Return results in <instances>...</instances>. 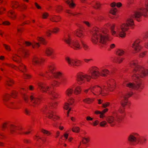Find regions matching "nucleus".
<instances>
[{"mask_svg":"<svg viewBox=\"0 0 148 148\" xmlns=\"http://www.w3.org/2000/svg\"><path fill=\"white\" fill-rule=\"evenodd\" d=\"M99 123V121L98 120H96L95 122H93V125L94 126H96L98 125Z\"/></svg>","mask_w":148,"mask_h":148,"instance_id":"6e6d98bb","label":"nucleus"},{"mask_svg":"<svg viewBox=\"0 0 148 148\" xmlns=\"http://www.w3.org/2000/svg\"><path fill=\"white\" fill-rule=\"evenodd\" d=\"M8 16L13 19H14L16 17L14 12L12 10L10 11L8 13Z\"/></svg>","mask_w":148,"mask_h":148,"instance_id":"393cba45","label":"nucleus"},{"mask_svg":"<svg viewBox=\"0 0 148 148\" xmlns=\"http://www.w3.org/2000/svg\"><path fill=\"white\" fill-rule=\"evenodd\" d=\"M148 11V2L145 3V6L139 8L135 11L134 14L129 18L126 21V23L123 24L122 25L115 26L114 24H110L108 23L106 25V27L110 28L111 33L114 36L123 38L125 36V31L128 29L129 26H132L134 25V21L132 18H135L138 21L142 16H146V13Z\"/></svg>","mask_w":148,"mask_h":148,"instance_id":"f257e3e1","label":"nucleus"},{"mask_svg":"<svg viewBox=\"0 0 148 148\" xmlns=\"http://www.w3.org/2000/svg\"><path fill=\"white\" fill-rule=\"evenodd\" d=\"M52 31L49 30H48L46 32L48 36H50L51 34Z\"/></svg>","mask_w":148,"mask_h":148,"instance_id":"3c124183","label":"nucleus"},{"mask_svg":"<svg viewBox=\"0 0 148 148\" xmlns=\"http://www.w3.org/2000/svg\"><path fill=\"white\" fill-rule=\"evenodd\" d=\"M68 134H67L65 133L64 134V136L65 138L66 139L68 138Z\"/></svg>","mask_w":148,"mask_h":148,"instance_id":"e2e57ef3","label":"nucleus"},{"mask_svg":"<svg viewBox=\"0 0 148 148\" xmlns=\"http://www.w3.org/2000/svg\"><path fill=\"white\" fill-rule=\"evenodd\" d=\"M59 29L58 27H55L53 29V32L54 33H56L59 31Z\"/></svg>","mask_w":148,"mask_h":148,"instance_id":"c03bdc74","label":"nucleus"},{"mask_svg":"<svg viewBox=\"0 0 148 148\" xmlns=\"http://www.w3.org/2000/svg\"><path fill=\"white\" fill-rule=\"evenodd\" d=\"M46 74L50 75L52 74L55 78L59 79V82L54 80L51 83L52 87L59 86L60 84L65 85L67 82V79L62 73L59 72H56L54 66H50L49 67L48 71L46 72Z\"/></svg>","mask_w":148,"mask_h":148,"instance_id":"39448f33","label":"nucleus"},{"mask_svg":"<svg viewBox=\"0 0 148 148\" xmlns=\"http://www.w3.org/2000/svg\"><path fill=\"white\" fill-rule=\"evenodd\" d=\"M81 91V88L79 86H77L73 90V92L75 95H77L80 93Z\"/></svg>","mask_w":148,"mask_h":148,"instance_id":"cd10ccee","label":"nucleus"},{"mask_svg":"<svg viewBox=\"0 0 148 148\" xmlns=\"http://www.w3.org/2000/svg\"><path fill=\"white\" fill-rule=\"evenodd\" d=\"M108 110V109L106 108L105 109H104L102 111V112H102V115L103 116V114L106 112H107Z\"/></svg>","mask_w":148,"mask_h":148,"instance_id":"5fc2aeb1","label":"nucleus"},{"mask_svg":"<svg viewBox=\"0 0 148 148\" xmlns=\"http://www.w3.org/2000/svg\"><path fill=\"white\" fill-rule=\"evenodd\" d=\"M62 10V7L60 5L57 6L56 8V10L57 12H59Z\"/></svg>","mask_w":148,"mask_h":148,"instance_id":"4c0bfd02","label":"nucleus"},{"mask_svg":"<svg viewBox=\"0 0 148 148\" xmlns=\"http://www.w3.org/2000/svg\"><path fill=\"white\" fill-rule=\"evenodd\" d=\"M124 59V58H117L116 61L118 63H121Z\"/></svg>","mask_w":148,"mask_h":148,"instance_id":"49530a36","label":"nucleus"},{"mask_svg":"<svg viewBox=\"0 0 148 148\" xmlns=\"http://www.w3.org/2000/svg\"><path fill=\"white\" fill-rule=\"evenodd\" d=\"M22 43L23 44H24L25 43L27 46H29L30 45H32V47L33 48H34L35 47H38L39 46V44L36 42H34L33 44H32L31 42L27 41H23Z\"/></svg>","mask_w":148,"mask_h":148,"instance_id":"412c9836","label":"nucleus"},{"mask_svg":"<svg viewBox=\"0 0 148 148\" xmlns=\"http://www.w3.org/2000/svg\"><path fill=\"white\" fill-rule=\"evenodd\" d=\"M22 96L25 101L27 103L28 102V99L29 98L31 102L32 103V105L34 107H35L36 105H38L40 101V98L35 97L33 95H31L30 97H29L27 95L23 93L22 94Z\"/></svg>","mask_w":148,"mask_h":148,"instance_id":"9b49d317","label":"nucleus"},{"mask_svg":"<svg viewBox=\"0 0 148 148\" xmlns=\"http://www.w3.org/2000/svg\"><path fill=\"white\" fill-rule=\"evenodd\" d=\"M124 53V51L121 49H119L116 51L117 55L120 56H122Z\"/></svg>","mask_w":148,"mask_h":148,"instance_id":"c756f323","label":"nucleus"},{"mask_svg":"<svg viewBox=\"0 0 148 148\" xmlns=\"http://www.w3.org/2000/svg\"><path fill=\"white\" fill-rule=\"evenodd\" d=\"M35 5L36 7L38 9H40L41 8V7L37 3H35Z\"/></svg>","mask_w":148,"mask_h":148,"instance_id":"4d7b16f0","label":"nucleus"},{"mask_svg":"<svg viewBox=\"0 0 148 148\" xmlns=\"http://www.w3.org/2000/svg\"><path fill=\"white\" fill-rule=\"evenodd\" d=\"M93 100V99L89 98H86L83 100L86 103L89 104L91 103Z\"/></svg>","mask_w":148,"mask_h":148,"instance_id":"2f4dec72","label":"nucleus"},{"mask_svg":"<svg viewBox=\"0 0 148 148\" xmlns=\"http://www.w3.org/2000/svg\"><path fill=\"white\" fill-rule=\"evenodd\" d=\"M72 130L74 132H79V128L78 127H75L72 129Z\"/></svg>","mask_w":148,"mask_h":148,"instance_id":"f704fd0d","label":"nucleus"},{"mask_svg":"<svg viewBox=\"0 0 148 148\" xmlns=\"http://www.w3.org/2000/svg\"><path fill=\"white\" fill-rule=\"evenodd\" d=\"M41 132L45 134H47L48 135L50 134V133L48 131L44 129H42L41 130Z\"/></svg>","mask_w":148,"mask_h":148,"instance_id":"09e8293b","label":"nucleus"},{"mask_svg":"<svg viewBox=\"0 0 148 148\" xmlns=\"http://www.w3.org/2000/svg\"><path fill=\"white\" fill-rule=\"evenodd\" d=\"M139 139L137 142V144L139 143L140 144L143 145L145 144L147 140V138L144 137H141L139 136Z\"/></svg>","mask_w":148,"mask_h":148,"instance_id":"aec40b11","label":"nucleus"},{"mask_svg":"<svg viewBox=\"0 0 148 148\" xmlns=\"http://www.w3.org/2000/svg\"><path fill=\"white\" fill-rule=\"evenodd\" d=\"M12 7L15 8H18L21 11L22 9H25L26 6L24 4L20 5L18 2L14 1L12 3Z\"/></svg>","mask_w":148,"mask_h":148,"instance_id":"a211bd4d","label":"nucleus"},{"mask_svg":"<svg viewBox=\"0 0 148 148\" xmlns=\"http://www.w3.org/2000/svg\"><path fill=\"white\" fill-rule=\"evenodd\" d=\"M139 134L137 133H133L130 134L128 137V140L132 144L134 145L137 142L139 138Z\"/></svg>","mask_w":148,"mask_h":148,"instance_id":"2eb2a0df","label":"nucleus"},{"mask_svg":"<svg viewBox=\"0 0 148 148\" xmlns=\"http://www.w3.org/2000/svg\"><path fill=\"white\" fill-rule=\"evenodd\" d=\"M25 113L27 115H29L30 114V111L27 108H25L24 110Z\"/></svg>","mask_w":148,"mask_h":148,"instance_id":"ea45409f","label":"nucleus"},{"mask_svg":"<svg viewBox=\"0 0 148 148\" xmlns=\"http://www.w3.org/2000/svg\"><path fill=\"white\" fill-rule=\"evenodd\" d=\"M132 94L130 92L127 94H122L119 96V99L120 100V103L123 108L121 107L118 111L115 110L112 112L113 115L108 116L106 120L112 126L119 123L121 121L122 119L121 115L118 112L122 114L124 112V108L127 104L128 101L127 98L131 96Z\"/></svg>","mask_w":148,"mask_h":148,"instance_id":"f03ea898","label":"nucleus"},{"mask_svg":"<svg viewBox=\"0 0 148 148\" xmlns=\"http://www.w3.org/2000/svg\"><path fill=\"white\" fill-rule=\"evenodd\" d=\"M73 92V90L71 88H68L66 91V95L69 97H70Z\"/></svg>","mask_w":148,"mask_h":148,"instance_id":"a878e982","label":"nucleus"},{"mask_svg":"<svg viewBox=\"0 0 148 148\" xmlns=\"http://www.w3.org/2000/svg\"><path fill=\"white\" fill-rule=\"evenodd\" d=\"M122 4L120 3H119L116 4V6L118 7H119L121 6Z\"/></svg>","mask_w":148,"mask_h":148,"instance_id":"0e129e2a","label":"nucleus"},{"mask_svg":"<svg viewBox=\"0 0 148 148\" xmlns=\"http://www.w3.org/2000/svg\"><path fill=\"white\" fill-rule=\"evenodd\" d=\"M86 119L87 120H90V121H92V120L93 119L92 118H91L90 117V116H88L86 118Z\"/></svg>","mask_w":148,"mask_h":148,"instance_id":"680f3d73","label":"nucleus"},{"mask_svg":"<svg viewBox=\"0 0 148 148\" xmlns=\"http://www.w3.org/2000/svg\"><path fill=\"white\" fill-rule=\"evenodd\" d=\"M145 53L144 52L140 54V56L141 57H143L145 55Z\"/></svg>","mask_w":148,"mask_h":148,"instance_id":"338daca9","label":"nucleus"},{"mask_svg":"<svg viewBox=\"0 0 148 148\" xmlns=\"http://www.w3.org/2000/svg\"><path fill=\"white\" fill-rule=\"evenodd\" d=\"M108 32V30L106 27L101 29L98 28H95L92 32V42L95 44L99 42L101 44H106L109 40Z\"/></svg>","mask_w":148,"mask_h":148,"instance_id":"20e7f679","label":"nucleus"},{"mask_svg":"<svg viewBox=\"0 0 148 148\" xmlns=\"http://www.w3.org/2000/svg\"><path fill=\"white\" fill-rule=\"evenodd\" d=\"M83 23L85 24H86L88 26H90V24L88 22L84 21H83Z\"/></svg>","mask_w":148,"mask_h":148,"instance_id":"603ef678","label":"nucleus"},{"mask_svg":"<svg viewBox=\"0 0 148 148\" xmlns=\"http://www.w3.org/2000/svg\"><path fill=\"white\" fill-rule=\"evenodd\" d=\"M17 94V92H16L14 91L12 92L11 95L7 94L3 96V99L4 103L5 102L8 100L10 96H12V97L15 98Z\"/></svg>","mask_w":148,"mask_h":148,"instance_id":"6ab92c4d","label":"nucleus"},{"mask_svg":"<svg viewBox=\"0 0 148 148\" xmlns=\"http://www.w3.org/2000/svg\"><path fill=\"white\" fill-rule=\"evenodd\" d=\"M80 41L83 45L84 48L85 50H87L89 49L88 47L84 43L83 41L82 40H80Z\"/></svg>","mask_w":148,"mask_h":148,"instance_id":"7c9ffc66","label":"nucleus"},{"mask_svg":"<svg viewBox=\"0 0 148 148\" xmlns=\"http://www.w3.org/2000/svg\"><path fill=\"white\" fill-rule=\"evenodd\" d=\"M90 72L91 75L86 74L80 73L77 75V80L79 84L84 83L86 81H89L91 78L95 79L100 75L103 77L106 76L109 73V71L107 69H99L96 67H94L93 69H90Z\"/></svg>","mask_w":148,"mask_h":148,"instance_id":"7ed1b4c3","label":"nucleus"},{"mask_svg":"<svg viewBox=\"0 0 148 148\" xmlns=\"http://www.w3.org/2000/svg\"><path fill=\"white\" fill-rule=\"evenodd\" d=\"M38 40L41 42L42 44H45V39L41 37H39L38 38Z\"/></svg>","mask_w":148,"mask_h":148,"instance_id":"a19ab883","label":"nucleus"},{"mask_svg":"<svg viewBox=\"0 0 148 148\" xmlns=\"http://www.w3.org/2000/svg\"><path fill=\"white\" fill-rule=\"evenodd\" d=\"M66 2L69 5L70 7L73 8L75 5V4L72 1H71L69 0H66Z\"/></svg>","mask_w":148,"mask_h":148,"instance_id":"c85d7f7f","label":"nucleus"},{"mask_svg":"<svg viewBox=\"0 0 148 148\" xmlns=\"http://www.w3.org/2000/svg\"><path fill=\"white\" fill-rule=\"evenodd\" d=\"M100 5L101 4L99 2H95V5L93 6V7L96 9H98L100 8Z\"/></svg>","mask_w":148,"mask_h":148,"instance_id":"72a5a7b5","label":"nucleus"},{"mask_svg":"<svg viewBox=\"0 0 148 148\" xmlns=\"http://www.w3.org/2000/svg\"><path fill=\"white\" fill-rule=\"evenodd\" d=\"M45 53L48 56H51L53 52V50L51 48L47 47L45 50Z\"/></svg>","mask_w":148,"mask_h":148,"instance_id":"b1692460","label":"nucleus"},{"mask_svg":"<svg viewBox=\"0 0 148 148\" xmlns=\"http://www.w3.org/2000/svg\"><path fill=\"white\" fill-rule=\"evenodd\" d=\"M65 60L70 66L73 67H75V66H79L81 64L80 61L68 57L65 58Z\"/></svg>","mask_w":148,"mask_h":148,"instance_id":"4468645a","label":"nucleus"},{"mask_svg":"<svg viewBox=\"0 0 148 148\" xmlns=\"http://www.w3.org/2000/svg\"><path fill=\"white\" fill-rule=\"evenodd\" d=\"M66 12L67 13H68L69 14H70L73 16H75L76 15H77L79 14V13H78L77 12H75V13L71 12L69 10H67Z\"/></svg>","mask_w":148,"mask_h":148,"instance_id":"79ce46f5","label":"nucleus"},{"mask_svg":"<svg viewBox=\"0 0 148 148\" xmlns=\"http://www.w3.org/2000/svg\"><path fill=\"white\" fill-rule=\"evenodd\" d=\"M61 17L59 16L56 15L52 16L50 18V20L53 22H57L59 21Z\"/></svg>","mask_w":148,"mask_h":148,"instance_id":"5701e85b","label":"nucleus"},{"mask_svg":"<svg viewBox=\"0 0 148 148\" xmlns=\"http://www.w3.org/2000/svg\"><path fill=\"white\" fill-rule=\"evenodd\" d=\"M109 85H108V88L110 90H112L114 88L115 83L114 80L111 79L109 81Z\"/></svg>","mask_w":148,"mask_h":148,"instance_id":"4be33fe9","label":"nucleus"},{"mask_svg":"<svg viewBox=\"0 0 148 148\" xmlns=\"http://www.w3.org/2000/svg\"><path fill=\"white\" fill-rule=\"evenodd\" d=\"M6 84L9 86H11V84L10 83L12 84L13 83V82L12 79L8 78V80H6Z\"/></svg>","mask_w":148,"mask_h":148,"instance_id":"473e14b6","label":"nucleus"},{"mask_svg":"<svg viewBox=\"0 0 148 148\" xmlns=\"http://www.w3.org/2000/svg\"><path fill=\"white\" fill-rule=\"evenodd\" d=\"M38 86L39 89L42 92L48 93L54 98H57L58 95L56 92L52 90V88L51 87L42 83H38Z\"/></svg>","mask_w":148,"mask_h":148,"instance_id":"6e6552de","label":"nucleus"},{"mask_svg":"<svg viewBox=\"0 0 148 148\" xmlns=\"http://www.w3.org/2000/svg\"><path fill=\"white\" fill-rule=\"evenodd\" d=\"M116 5V3H115L114 2L112 3L111 4V6L112 7H115Z\"/></svg>","mask_w":148,"mask_h":148,"instance_id":"bf43d9fd","label":"nucleus"},{"mask_svg":"<svg viewBox=\"0 0 148 148\" xmlns=\"http://www.w3.org/2000/svg\"><path fill=\"white\" fill-rule=\"evenodd\" d=\"M57 105L56 102L50 104L48 106H45L42 109L43 112L47 115L48 117L50 119H52L54 121L58 119L59 117L55 115L54 114L50 109L52 108H55Z\"/></svg>","mask_w":148,"mask_h":148,"instance_id":"0eeeda50","label":"nucleus"},{"mask_svg":"<svg viewBox=\"0 0 148 148\" xmlns=\"http://www.w3.org/2000/svg\"><path fill=\"white\" fill-rule=\"evenodd\" d=\"M110 105V103L109 102H106L102 104V107L104 108H105Z\"/></svg>","mask_w":148,"mask_h":148,"instance_id":"a18cd8bd","label":"nucleus"},{"mask_svg":"<svg viewBox=\"0 0 148 148\" xmlns=\"http://www.w3.org/2000/svg\"><path fill=\"white\" fill-rule=\"evenodd\" d=\"M63 40L70 46L74 49L80 48V45L79 41L76 40H72L69 35L65 36Z\"/></svg>","mask_w":148,"mask_h":148,"instance_id":"9d476101","label":"nucleus"},{"mask_svg":"<svg viewBox=\"0 0 148 148\" xmlns=\"http://www.w3.org/2000/svg\"><path fill=\"white\" fill-rule=\"evenodd\" d=\"M92 59H85L84 60L85 62H88L89 61L92 60Z\"/></svg>","mask_w":148,"mask_h":148,"instance_id":"69168bd1","label":"nucleus"},{"mask_svg":"<svg viewBox=\"0 0 148 148\" xmlns=\"http://www.w3.org/2000/svg\"><path fill=\"white\" fill-rule=\"evenodd\" d=\"M95 113L97 114H100V117L101 118H103L104 117V116L102 115V112H100L99 111H97L95 112Z\"/></svg>","mask_w":148,"mask_h":148,"instance_id":"58836bf2","label":"nucleus"},{"mask_svg":"<svg viewBox=\"0 0 148 148\" xmlns=\"http://www.w3.org/2000/svg\"><path fill=\"white\" fill-rule=\"evenodd\" d=\"M2 10H4L5 9L3 8H2L0 9V14H1L2 12Z\"/></svg>","mask_w":148,"mask_h":148,"instance_id":"774afa93","label":"nucleus"},{"mask_svg":"<svg viewBox=\"0 0 148 148\" xmlns=\"http://www.w3.org/2000/svg\"><path fill=\"white\" fill-rule=\"evenodd\" d=\"M22 52L23 53L24 56H25L26 55H27L28 54L27 51H26L25 50H23L22 51Z\"/></svg>","mask_w":148,"mask_h":148,"instance_id":"864d4df0","label":"nucleus"},{"mask_svg":"<svg viewBox=\"0 0 148 148\" xmlns=\"http://www.w3.org/2000/svg\"><path fill=\"white\" fill-rule=\"evenodd\" d=\"M116 8H113L110 11V13L113 15H115L116 12Z\"/></svg>","mask_w":148,"mask_h":148,"instance_id":"c9c22d12","label":"nucleus"},{"mask_svg":"<svg viewBox=\"0 0 148 148\" xmlns=\"http://www.w3.org/2000/svg\"><path fill=\"white\" fill-rule=\"evenodd\" d=\"M48 14L47 13H45L42 14L43 18H46L48 16Z\"/></svg>","mask_w":148,"mask_h":148,"instance_id":"8fccbe9b","label":"nucleus"},{"mask_svg":"<svg viewBox=\"0 0 148 148\" xmlns=\"http://www.w3.org/2000/svg\"><path fill=\"white\" fill-rule=\"evenodd\" d=\"M44 60L42 58H39L36 56L34 57L32 59V62L34 65H40L43 62Z\"/></svg>","mask_w":148,"mask_h":148,"instance_id":"f3484780","label":"nucleus"},{"mask_svg":"<svg viewBox=\"0 0 148 148\" xmlns=\"http://www.w3.org/2000/svg\"><path fill=\"white\" fill-rule=\"evenodd\" d=\"M105 90L106 89L104 88L102 90L101 88L99 86H91L88 89L84 90V92L86 93L89 90L92 92L94 95H101L103 96L105 95Z\"/></svg>","mask_w":148,"mask_h":148,"instance_id":"1a4fd4ad","label":"nucleus"},{"mask_svg":"<svg viewBox=\"0 0 148 148\" xmlns=\"http://www.w3.org/2000/svg\"><path fill=\"white\" fill-rule=\"evenodd\" d=\"M3 45L6 50L8 51H10V47L9 46L5 44H4Z\"/></svg>","mask_w":148,"mask_h":148,"instance_id":"de8ad7c7","label":"nucleus"},{"mask_svg":"<svg viewBox=\"0 0 148 148\" xmlns=\"http://www.w3.org/2000/svg\"><path fill=\"white\" fill-rule=\"evenodd\" d=\"M20 58L19 56L16 55L14 56V57L13 60L18 63V65L16 66L9 64L7 63H5V64L11 67L15 70H19L24 73L25 70H26L25 67V66L20 62L19 61ZM24 77L25 79H29L31 77V76L25 73H24Z\"/></svg>","mask_w":148,"mask_h":148,"instance_id":"423d86ee","label":"nucleus"},{"mask_svg":"<svg viewBox=\"0 0 148 148\" xmlns=\"http://www.w3.org/2000/svg\"><path fill=\"white\" fill-rule=\"evenodd\" d=\"M29 88L30 90H32L34 89V87L33 86L30 85L29 86Z\"/></svg>","mask_w":148,"mask_h":148,"instance_id":"052dcab7","label":"nucleus"},{"mask_svg":"<svg viewBox=\"0 0 148 148\" xmlns=\"http://www.w3.org/2000/svg\"><path fill=\"white\" fill-rule=\"evenodd\" d=\"M115 47V45L114 44H112L110 46V47L111 49H113Z\"/></svg>","mask_w":148,"mask_h":148,"instance_id":"13d9d810","label":"nucleus"},{"mask_svg":"<svg viewBox=\"0 0 148 148\" xmlns=\"http://www.w3.org/2000/svg\"><path fill=\"white\" fill-rule=\"evenodd\" d=\"M148 37V32L145 33L143 36V39L140 40L138 39L134 41L132 45V47L136 52H138L141 48V47L139 44L141 41L145 40Z\"/></svg>","mask_w":148,"mask_h":148,"instance_id":"ddd939ff","label":"nucleus"},{"mask_svg":"<svg viewBox=\"0 0 148 148\" xmlns=\"http://www.w3.org/2000/svg\"><path fill=\"white\" fill-rule=\"evenodd\" d=\"M107 123L106 121H103L101 122L100 123V125L101 126L103 127L105 125L107 124Z\"/></svg>","mask_w":148,"mask_h":148,"instance_id":"37998d69","label":"nucleus"},{"mask_svg":"<svg viewBox=\"0 0 148 148\" xmlns=\"http://www.w3.org/2000/svg\"><path fill=\"white\" fill-rule=\"evenodd\" d=\"M74 101V99L72 98H71L68 101V103H65L64 107V109L66 110H69L67 112V116H69V112L71 110V107L70 106L72 105Z\"/></svg>","mask_w":148,"mask_h":148,"instance_id":"dca6fc26","label":"nucleus"},{"mask_svg":"<svg viewBox=\"0 0 148 148\" xmlns=\"http://www.w3.org/2000/svg\"><path fill=\"white\" fill-rule=\"evenodd\" d=\"M76 35L79 38H82L84 36L83 31L80 30H78L76 32Z\"/></svg>","mask_w":148,"mask_h":148,"instance_id":"bb28decb","label":"nucleus"},{"mask_svg":"<svg viewBox=\"0 0 148 148\" xmlns=\"http://www.w3.org/2000/svg\"><path fill=\"white\" fill-rule=\"evenodd\" d=\"M1 127L2 130H4L6 128H9L10 133L13 134L14 132H16V131L20 130L22 129L21 127H17L14 125L8 124L6 123H3L1 125Z\"/></svg>","mask_w":148,"mask_h":148,"instance_id":"f8f14e48","label":"nucleus"},{"mask_svg":"<svg viewBox=\"0 0 148 148\" xmlns=\"http://www.w3.org/2000/svg\"><path fill=\"white\" fill-rule=\"evenodd\" d=\"M83 138L84 140H85V141H84L83 140H82L83 143L84 144H86V143L88 142L89 141V140L88 138H85V137H83Z\"/></svg>","mask_w":148,"mask_h":148,"instance_id":"e433bc0d","label":"nucleus"}]
</instances>
